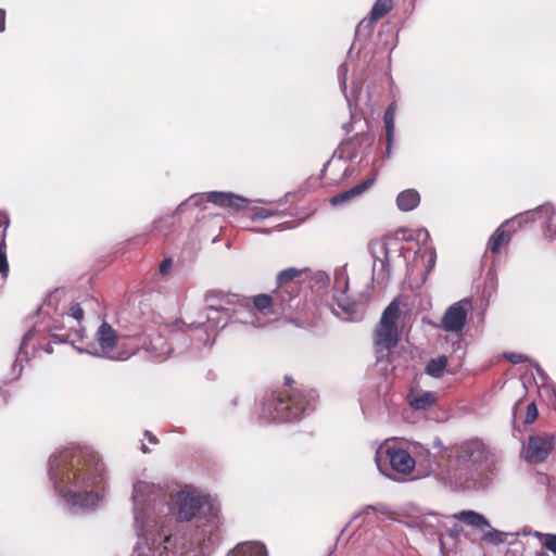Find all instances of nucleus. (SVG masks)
Returning <instances> with one entry per match:
<instances>
[{
	"label": "nucleus",
	"instance_id": "nucleus-38",
	"mask_svg": "<svg viewBox=\"0 0 556 556\" xmlns=\"http://www.w3.org/2000/svg\"><path fill=\"white\" fill-rule=\"evenodd\" d=\"M260 216H261V217H267V216H268V214L260 213Z\"/></svg>",
	"mask_w": 556,
	"mask_h": 556
},
{
	"label": "nucleus",
	"instance_id": "nucleus-11",
	"mask_svg": "<svg viewBox=\"0 0 556 556\" xmlns=\"http://www.w3.org/2000/svg\"><path fill=\"white\" fill-rule=\"evenodd\" d=\"M523 217H531L533 220H541L542 226L545 228V237L549 240L556 239V211L554 205L543 204L518 218L520 219Z\"/></svg>",
	"mask_w": 556,
	"mask_h": 556
},
{
	"label": "nucleus",
	"instance_id": "nucleus-7",
	"mask_svg": "<svg viewBox=\"0 0 556 556\" xmlns=\"http://www.w3.org/2000/svg\"><path fill=\"white\" fill-rule=\"evenodd\" d=\"M96 340L99 344L102 355L112 359H127L132 355L137 348H132L130 352L116 351L117 348L123 346L121 338L117 336L113 327L103 321L96 333Z\"/></svg>",
	"mask_w": 556,
	"mask_h": 556
},
{
	"label": "nucleus",
	"instance_id": "nucleus-14",
	"mask_svg": "<svg viewBox=\"0 0 556 556\" xmlns=\"http://www.w3.org/2000/svg\"><path fill=\"white\" fill-rule=\"evenodd\" d=\"M206 201L220 207L231 208L236 212L248 206V200L233 193L212 191L206 193Z\"/></svg>",
	"mask_w": 556,
	"mask_h": 556
},
{
	"label": "nucleus",
	"instance_id": "nucleus-17",
	"mask_svg": "<svg viewBox=\"0 0 556 556\" xmlns=\"http://www.w3.org/2000/svg\"><path fill=\"white\" fill-rule=\"evenodd\" d=\"M407 401L409 406L415 410H426L433 406L437 401L438 396L435 392L431 391H410L407 395Z\"/></svg>",
	"mask_w": 556,
	"mask_h": 556
},
{
	"label": "nucleus",
	"instance_id": "nucleus-31",
	"mask_svg": "<svg viewBox=\"0 0 556 556\" xmlns=\"http://www.w3.org/2000/svg\"><path fill=\"white\" fill-rule=\"evenodd\" d=\"M505 358L511 364H522L528 361V357L520 353H506Z\"/></svg>",
	"mask_w": 556,
	"mask_h": 556
},
{
	"label": "nucleus",
	"instance_id": "nucleus-4",
	"mask_svg": "<svg viewBox=\"0 0 556 556\" xmlns=\"http://www.w3.org/2000/svg\"><path fill=\"white\" fill-rule=\"evenodd\" d=\"M450 479L467 484L476 479L478 466L486 458L485 445L478 439L464 441L445 450Z\"/></svg>",
	"mask_w": 556,
	"mask_h": 556
},
{
	"label": "nucleus",
	"instance_id": "nucleus-22",
	"mask_svg": "<svg viewBox=\"0 0 556 556\" xmlns=\"http://www.w3.org/2000/svg\"><path fill=\"white\" fill-rule=\"evenodd\" d=\"M454 518L463 521L467 526H471L478 529L490 527V523L486 520V518L483 515L473 510H463L458 514H455Z\"/></svg>",
	"mask_w": 556,
	"mask_h": 556
},
{
	"label": "nucleus",
	"instance_id": "nucleus-13",
	"mask_svg": "<svg viewBox=\"0 0 556 556\" xmlns=\"http://www.w3.org/2000/svg\"><path fill=\"white\" fill-rule=\"evenodd\" d=\"M143 349L152 357L165 358L170 355L173 348L167 339L159 331H154L143 341Z\"/></svg>",
	"mask_w": 556,
	"mask_h": 556
},
{
	"label": "nucleus",
	"instance_id": "nucleus-19",
	"mask_svg": "<svg viewBox=\"0 0 556 556\" xmlns=\"http://www.w3.org/2000/svg\"><path fill=\"white\" fill-rule=\"evenodd\" d=\"M395 103H391L384 112L386 154L390 156L394 136Z\"/></svg>",
	"mask_w": 556,
	"mask_h": 556
},
{
	"label": "nucleus",
	"instance_id": "nucleus-28",
	"mask_svg": "<svg viewBox=\"0 0 556 556\" xmlns=\"http://www.w3.org/2000/svg\"><path fill=\"white\" fill-rule=\"evenodd\" d=\"M483 540L495 543V544H500V543L504 542V533H502L497 530H492L483 535Z\"/></svg>",
	"mask_w": 556,
	"mask_h": 556
},
{
	"label": "nucleus",
	"instance_id": "nucleus-5",
	"mask_svg": "<svg viewBox=\"0 0 556 556\" xmlns=\"http://www.w3.org/2000/svg\"><path fill=\"white\" fill-rule=\"evenodd\" d=\"M207 504L204 496L180 491L172 497V514L175 516L177 521H190L193 518L197 519V527L203 528L202 532L212 534L213 530L217 528V514L213 507L208 505V514L205 517V523H201L202 513L204 506Z\"/></svg>",
	"mask_w": 556,
	"mask_h": 556
},
{
	"label": "nucleus",
	"instance_id": "nucleus-20",
	"mask_svg": "<svg viewBox=\"0 0 556 556\" xmlns=\"http://www.w3.org/2000/svg\"><path fill=\"white\" fill-rule=\"evenodd\" d=\"M227 556H267V551L261 543H243L237 545Z\"/></svg>",
	"mask_w": 556,
	"mask_h": 556
},
{
	"label": "nucleus",
	"instance_id": "nucleus-1",
	"mask_svg": "<svg viewBox=\"0 0 556 556\" xmlns=\"http://www.w3.org/2000/svg\"><path fill=\"white\" fill-rule=\"evenodd\" d=\"M50 475L60 495L73 505L93 506L104 491V464L87 448L62 452L51 462Z\"/></svg>",
	"mask_w": 556,
	"mask_h": 556
},
{
	"label": "nucleus",
	"instance_id": "nucleus-16",
	"mask_svg": "<svg viewBox=\"0 0 556 556\" xmlns=\"http://www.w3.org/2000/svg\"><path fill=\"white\" fill-rule=\"evenodd\" d=\"M375 182V177L366 178L365 180L361 181L359 184L355 185L354 187L350 188L349 190H345L343 192H340L332 197L330 199V203L332 205H340L343 203H346L356 197H359L365 191H367Z\"/></svg>",
	"mask_w": 556,
	"mask_h": 556
},
{
	"label": "nucleus",
	"instance_id": "nucleus-25",
	"mask_svg": "<svg viewBox=\"0 0 556 556\" xmlns=\"http://www.w3.org/2000/svg\"><path fill=\"white\" fill-rule=\"evenodd\" d=\"M393 8L392 0H377L371 8V11L369 13V20L371 22L378 21L382 16H384L387 13H389Z\"/></svg>",
	"mask_w": 556,
	"mask_h": 556
},
{
	"label": "nucleus",
	"instance_id": "nucleus-21",
	"mask_svg": "<svg viewBox=\"0 0 556 556\" xmlns=\"http://www.w3.org/2000/svg\"><path fill=\"white\" fill-rule=\"evenodd\" d=\"M420 202L419 193L414 189L402 191L396 198L397 207L403 212H408L418 206Z\"/></svg>",
	"mask_w": 556,
	"mask_h": 556
},
{
	"label": "nucleus",
	"instance_id": "nucleus-15",
	"mask_svg": "<svg viewBox=\"0 0 556 556\" xmlns=\"http://www.w3.org/2000/svg\"><path fill=\"white\" fill-rule=\"evenodd\" d=\"M298 304H301V301H298ZM287 312L303 325L314 324L319 316V309L313 300H305L301 307L299 305L295 307L292 305V308L287 309L286 313Z\"/></svg>",
	"mask_w": 556,
	"mask_h": 556
},
{
	"label": "nucleus",
	"instance_id": "nucleus-2",
	"mask_svg": "<svg viewBox=\"0 0 556 556\" xmlns=\"http://www.w3.org/2000/svg\"><path fill=\"white\" fill-rule=\"evenodd\" d=\"M307 268L289 267L278 273L276 289L271 294L261 293L250 298L253 307L263 315L285 314L303 289V275Z\"/></svg>",
	"mask_w": 556,
	"mask_h": 556
},
{
	"label": "nucleus",
	"instance_id": "nucleus-8",
	"mask_svg": "<svg viewBox=\"0 0 556 556\" xmlns=\"http://www.w3.org/2000/svg\"><path fill=\"white\" fill-rule=\"evenodd\" d=\"M556 444L553 433H540L530 435L525 447V457L531 464L543 463L552 453Z\"/></svg>",
	"mask_w": 556,
	"mask_h": 556
},
{
	"label": "nucleus",
	"instance_id": "nucleus-6",
	"mask_svg": "<svg viewBox=\"0 0 556 556\" xmlns=\"http://www.w3.org/2000/svg\"><path fill=\"white\" fill-rule=\"evenodd\" d=\"M400 316V303L393 300L382 312L374 331V343L378 353H389L397 345L402 333L399 327Z\"/></svg>",
	"mask_w": 556,
	"mask_h": 556
},
{
	"label": "nucleus",
	"instance_id": "nucleus-26",
	"mask_svg": "<svg viewBox=\"0 0 556 556\" xmlns=\"http://www.w3.org/2000/svg\"><path fill=\"white\" fill-rule=\"evenodd\" d=\"M535 535L539 538L544 548L556 555V534L536 532Z\"/></svg>",
	"mask_w": 556,
	"mask_h": 556
},
{
	"label": "nucleus",
	"instance_id": "nucleus-27",
	"mask_svg": "<svg viewBox=\"0 0 556 556\" xmlns=\"http://www.w3.org/2000/svg\"><path fill=\"white\" fill-rule=\"evenodd\" d=\"M536 418H538V408H536L535 403L531 402L527 406L525 424L530 425V424L534 422L536 420Z\"/></svg>",
	"mask_w": 556,
	"mask_h": 556
},
{
	"label": "nucleus",
	"instance_id": "nucleus-32",
	"mask_svg": "<svg viewBox=\"0 0 556 556\" xmlns=\"http://www.w3.org/2000/svg\"><path fill=\"white\" fill-rule=\"evenodd\" d=\"M34 334H35V330H34V329H31V330L27 331V332L24 334L23 339H22L21 346H22V348L27 346L28 342L33 339Z\"/></svg>",
	"mask_w": 556,
	"mask_h": 556
},
{
	"label": "nucleus",
	"instance_id": "nucleus-3",
	"mask_svg": "<svg viewBox=\"0 0 556 556\" xmlns=\"http://www.w3.org/2000/svg\"><path fill=\"white\" fill-rule=\"evenodd\" d=\"M314 399V390L300 388L291 376H285L283 389L271 393L263 405V412L275 421L299 420Z\"/></svg>",
	"mask_w": 556,
	"mask_h": 556
},
{
	"label": "nucleus",
	"instance_id": "nucleus-30",
	"mask_svg": "<svg viewBox=\"0 0 556 556\" xmlns=\"http://www.w3.org/2000/svg\"><path fill=\"white\" fill-rule=\"evenodd\" d=\"M68 315L73 317L77 323H80L84 319V309L79 304H73L70 307Z\"/></svg>",
	"mask_w": 556,
	"mask_h": 556
},
{
	"label": "nucleus",
	"instance_id": "nucleus-29",
	"mask_svg": "<svg viewBox=\"0 0 556 556\" xmlns=\"http://www.w3.org/2000/svg\"><path fill=\"white\" fill-rule=\"evenodd\" d=\"M172 268H173V260L170 257H166L161 262V264L159 266V273L163 277H167L170 274Z\"/></svg>",
	"mask_w": 556,
	"mask_h": 556
},
{
	"label": "nucleus",
	"instance_id": "nucleus-36",
	"mask_svg": "<svg viewBox=\"0 0 556 556\" xmlns=\"http://www.w3.org/2000/svg\"><path fill=\"white\" fill-rule=\"evenodd\" d=\"M142 452L147 453V452H149V448L146 445H142Z\"/></svg>",
	"mask_w": 556,
	"mask_h": 556
},
{
	"label": "nucleus",
	"instance_id": "nucleus-23",
	"mask_svg": "<svg viewBox=\"0 0 556 556\" xmlns=\"http://www.w3.org/2000/svg\"><path fill=\"white\" fill-rule=\"evenodd\" d=\"M9 219L5 216H0V227H3V233L0 241V274L2 277H7L9 273V263L7 258V230L9 227Z\"/></svg>",
	"mask_w": 556,
	"mask_h": 556
},
{
	"label": "nucleus",
	"instance_id": "nucleus-18",
	"mask_svg": "<svg viewBox=\"0 0 556 556\" xmlns=\"http://www.w3.org/2000/svg\"><path fill=\"white\" fill-rule=\"evenodd\" d=\"M231 304V296L222 291L212 290L205 294V305L211 311L227 313Z\"/></svg>",
	"mask_w": 556,
	"mask_h": 556
},
{
	"label": "nucleus",
	"instance_id": "nucleus-12",
	"mask_svg": "<svg viewBox=\"0 0 556 556\" xmlns=\"http://www.w3.org/2000/svg\"><path fill=\"white\" fill-rule=\"evenodd\" d=\"M467 320V308L464 302L452 304L444 313L441 324L448 332H459L464 329Z\"/></svg>",
	"mask_w": 556,
	"mask_h": 556
},
{
	"label": "nucleus",
	"instance_id": "nucleus-33",
	"mask_svg": "<svg viewBox=\"0 0 556 556\" xmlns=\"http://www.w3.org/2000/svg\"><path fill=\"white\" fill-rule=\"evenodd\" d=\"M5 29V11L0 9V33Z\"/></svg>",
	"mask_w": 556,
	"mask_h": 556
},
{
	"label": "nucleus",
	"instance_id": "nucleus-35",
	"mask_svg": "<svg viewBox=\"0 0 556 556\" xmlns=\"http://www.w3.org/2000/svg\"><path fill=\"white\" fill-rule=\"evenodd\" d=\"M381 266H382L383 269L386 268L387 271L389 273V262H388V257L387 256H386L384 260L381 261Z\"/></svg>",
	"mask_w": 556,
	"mask_h": 556
},
{
	"label": "nucleus",
	"instance_id": "nucleus-9",
	"mask_svg": "<svg viewBox=\"0 0 556 556\" xmlns=\"http://www.w3.org/2000/svg\"><path fill=\"white\" fill-rule=\"evenodd\" d=\"M383 455L384 460H388L391 468L396 472L407 475L410 473L415 468V459L409 455L407 451L391 446H388L386 448L381 446L377 451L376 463L379 468H381Z\"/></svg>",
	"mask_w": 556,
	"mask_h": 556
},
{
	"label": "nucleus",
	"instance_id": "nucleus-37",
	"mask_svg": "<svg viewBox=\"0 0 556 556\" xmlns=\"http://www.w3.org/2000/svg\"><path fill=\"white\" fill-rule=\"evenodd\" d=\"M169 540H170V535H165V539H164L165 543H168Z\"/></svg>",
	"mask_w": 556,
	"mask_h": 556
},
{
	"label": "nucleus",
	"instance_id": "nucleus-24",
	"mask_svg": "<svg viewBox=\"0 0 556 556\" xmlns=\"http://www.w3.org/2000/svg\"><path fill=\"white\" fill-rule=\"evenodd\" d=\"M448 358L445 355H440L437 358H431L426 365L425 371L433 378H441L447 366Z\"/></svg>",
	"mask_w": 556,
	"mask_h": 556
},
{
	"label": "nucleus",
	"instance_id": "nucleus-34",
	"mask_svg": "<svg viewBox=\"0 0 556 556\" xmlns=\"http://www.w3.org/2000/svg\"><path fill=\"white\" fill-rule=\"evenodd\" d=\"M144 435L147 437V439L149 440L150 443H152V444L159 443V439L152 432L146 431Z\"/></svg>",
	"mask_w": 556,
	"mask_h": 556
},
{
	"label": "nucleus",
	"instance_id": "nucleus-10",
	"mask_svg": "<svg viewBox=\"0 0 556 556\" xmlns=\"http://www.w3.org/2000/svg\"><path fill=\"white\" fill-rule=\"evenodd\" d=\"M528 212L529 211L516 215L511 220H508L502 224L498 228H496V230L492 233V236L489 239L486 250L495 255L498 254L504 248H506L513 237V231H510L509 229L510 225H514L515 223L521 225L522 223L534 222L531 217H523L520 219L518 218L521 215L527 214Z\"/></svg>",
	"mask_w": 556,
	"mask_h": 556
}]
</instances>
